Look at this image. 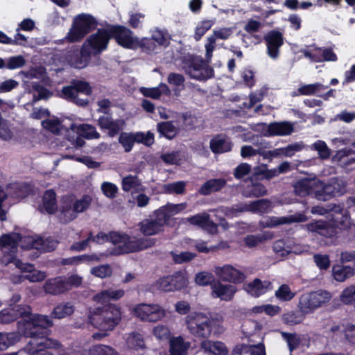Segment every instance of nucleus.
<instances>
[{"mask_svg": "<svg viewBox=\"0 0 355 355\" xmlns=\"http://www.w3.org/2000/svg\"><path fill=\"white\" fill-rule=\"evenodd\" d=\"M214 272L216 277L223 282L241 283L245 279L243 272L229 264L216 266Z\"/></svg>", "mask_w": 355, "mask_h": 355, "instance_id": "obj_17", "label": "nucleus"}, {"mask_svg": "<svg viewBox=\"0 0 355 355\" xmlns=\"http://www.w3.org/2000/svg\"><path fill=\"white\" fill-rule=\"evenodd\" d=\"M236 288L234 286L230 284H223L220 282H214L211 284V296L216 298H220L221 300H231Z\"/></svg>", "mask_w": 355, "mask_h": 355, "instance_id": "obj_22", "label": "nucleus"}, {"mask_svg": "<svg viewBox=\"0 0 355 355\" xmlns=\"http://www.w3.org/2000/svg\"><path fill=\"white\" fill-rule=\"evenodd\" d=\"M184 321L187 329L192 336L204 340L211 336L216 323L211 315L202 311L190 312Z\"/></svg>", "mask_w": 355, "mask_h": 355, "instance_id": "obj_3", "label": "nucleus"}, {"mask_svg": "<svg viewBox=\"0 0 355 355\" xmlns=\"http://www.w3.org/2000/svg\"><path fill=\"white\" fill-rule=\"evenodd\" d=\"M157 130L162 136L168 139H173L179 132V129L172 121H165L157 123Z\"/></svg>", "mask_w": 355, "mask_h": 355, "instance_id": "obj_42", "label": "nucleus"}, {"mask_svg": "<svg viewBox=\"0 0 355 355\" xmlns=\"http://www.w3.org/2000/svg\"><path fill=\"white\" fill-rule=\"evenodd\" d=\"M318 188L316 199L327 201L345 194L347 192V182L339 178H331L326 184L318 180Z\"/></svg>", "mask_w": 355, "mask_h": 355, "instance_id": "obj_11", "label": "nucleus"}, {"mask_svg": "<svg viewBox=\"0 0 355 355\" xmlns=\"http://www.w3.org/2000/svg\"><path fill=\"white\" fill-rule=\"evenodd\" d=\"M333 276L338 282H344L354 275V270L352 267L343 266H335L332 268Z\"/></svg>", "mask_w": 355, "mask_h": 355, "instance_id": "obj_45", "label": "nucleus"}, {"mask_svg": "<svg viewBox=\"0 0 355 355\" xmlns=\"http://www.w3.org/2000/svg\"><path fill=\"white\" fill-rule=\"evenodd\" d=\"M92 55L90 51L86 49L82 46L80 51H74L73 53H70L67 56V60L69 63L73 67L77 69H83L88 65L90 62Z\"/></svg>", "mask_w": 355, "mask_h": 355, "instance_id": "obj_24", "label": "nucleus"}, {"mask_svg": "<svg viewBox=\"0 0 355 355\" xmlns=\"http://www.w3.org/2000/svg\"><path fill=\"white\" fill-rule=\"evenodd\" d=\"M111 38H114L118 44L125 49H136L138 37L128 28L123 26L110 27Z\"/></svg>", "mask_w": 355, "mask_h": 355, "instance_id": "obj_16", "label": "nucleus"}, {"mask_svg": "<svg viewBox=\"0 0 355 355\" xmlns=\"http://www.w3.org/2000/svg\"><path fill=\"white\" fill-rule=\"evenodd\" d=\"M318 179L304 178L300 180L294 184V191L300 196H306L309 194H314L316 198Z\"/></svg>", "mask_w": 355, "mask_h": 355, "instance_id": "obj_21", "label": "nucleus"}, {"mask_svg": "<svg viewBox=\"0 0 355 355\" xmlns=\"http://www.w3.org/2000/svg\"><path fill=\"white\" fill-rule=\"evenodd\" d=\"M92 89L86 81L74 80L70 85L62 89L61 96L69 101H71L79 106H85L88 104L87 98L79 97L80 94L89 95Z\"/></svg>", "mask_w": 355, "mask_h": 355, "instance_id": "obj_10", "label": "nucleus"}, {"mask_svg": "<svg viewBox=\"0 0 355 355\" xmlns=\"http://www.w3.org/2000/svg\"><path fill=\"white\" fill-rule=\"evenodd\" d=\"M304 55L309 58L311 62H321L324 61L323 49L320 48H313L310 50H302Z\"/></svg>", "mask_w": 355, "mask_h": 355, "instance_id": "obj_58", "label": "nucleus"}, {"mask_svg": "<svg viewBox=\"0 0 355 355\" xmlns=\"http://www.w3.org/2000/svg\"><path fill=\"white\" fill-rule=\"evenodd\" d=\"M98 125L102 130H107V135L114 137L123 130L125 126V122L122 119H113L111 116H101L98 119Z\"/></svg>", "mask_w": 355, "mask_h": 355, "instance_id": "obj_20", "label": "nucleus"}, {"mask_svg": "<svg viewBox=\"0 0 355 355\" xmlns=\"http://www.w3.org/2000/svg\"><path fill=\"white\" fill-rule=\"evenodd\" d=\"M182 69L191 78L205 80L212 76V70L200 57L189 55L182 62Z\"/></svg>", "mask_w": 355, "mask_h": 355, "instance_id": "obj_8", "label": "nucleus"}, {"mask_svg": "<svg viewBox=\"0 0 355 355\" xmlns=\"http://www.w3.org/2000/svg\"><path fill=\"white\" fill-rule=\"evenodd\" d=\"M272 234L270 232H264L260 234H251L248 235L243 239L244 244L248 248L257 247L263 243L264 241L271 239Z\"/></svg>", "mask_w": 355, "mask_h": 355, "instance_id": "obj_43", "label": "nucleus"}, {"mask_svg": "<svg viewBox=\"0 0 355 355\" xmlns=\"http://www.w3.org/2000/svg\"><path fill=\"white\" fill-rule=\"evenodd\" d=\"M307 220L306 216L304 214L297 213L293 215L288 216H272L270 217L266 221L265 227H275L279 225L290 224L293 223L304 222Z\"/></svg>", "mask_w": 355, "mask_h": 355, "instance_id": "obj_26", "label": "nucleus"}, {"mask_svg": "<svg viewBox=\"0 0 355 355\" xmlns=\"http://www.w3.org/2000/svg\"><path fill=\"white\" fill-rule=\"evenodd\" d=\"M264 40L267 46V53L272 59H277L279 54V49L284 44L283 35L277 31H269Z\"/></svg>", "mask_w": 355, "mask_h": 355, "instance_id": "obj_19", "label": "nucleus"}, {"mask_svg": "<svg viewBox=\"0 0 355 355\" xmlns=\"http://www.w3.org/2000/svg\"><path fill=\"white\" fill-rule=\"evenodd\" d=\"M151 38L159 46H167L169 44L171 36L167 31L155 28L151 30Z\"/></svg>", "mask_w": 355, "mask_h": 355, "instance_id": "obj_48", "label": "nucleus"}, {"mask_svg": "<svg viewBox=\"0 0 355 355\" xmlns=\"http://www.w3.org/2000/svg\"><path fill=\"white\" fill-rule=\"evenodd\" d=\"M340 300L345 304L355 303V285L345 288L340 295Z\"/></svg>", "mask_w": 355, "mask_h": 355, "instance_id": "obj_59", "label": "nucleus"}, {"mask_svg": "<svg viewBox=\"0 0 355 355\" xmlns=\"http://www.w3.org/2000/svg\"><path fill=\"white\" fill-rule=\"evenodd\" d=\"M52 320L45 315H35L31 322L19 324V329L26 337L31 338L24 348V351L29 355H53L48 349H58L62 347L61 343L55 339L48 337L53 326Z\"/></svg>", "mask_w": 355, "mask_h": 355, "instance_id": "obj_1", "label": "nucleus"}, {"mask_svg": "<svg viewBox=\"0 0 355 355\" xmlns=\"http://www.w3.org/2000/svg\"><path fill=\"white\" fill-rule=\"evenodd\" d=\"M74 312V306L70 302L62 303L56 306L51 315L53 318L61 319L71 315Z\"/></svg>", "mask_w": 355, "mask_h": 355, "instance_id": "obj_46", "label": "nucleus"}, {"mask_svg": "<svg viewBox=\"0 0 355 355\" xmlns=\"http://www.w3.org/2000/svg\"><path fill=\"white\" fill-rule=\"evenodd\" d=\"M122 189L126 192L131 190L137 192H144L146 188L141 184V182L137 176L128 175L122 180Z\"/></svg>", "mask_w": 355, "mask_h": 355, "instance_id": "obj_40", "label": "nucleus"}, {"mask_svg": "<svg viewBox=\"0 0 355 355\" xmlns=\"http://www.w3.org/2000/svg\"><path fill=\"white\" fill-rule=\"evenodd\" d=\"M92 199L85 195L81 198L75 199L65 197L62 200L59 219L62 223H69L76 219L78 214L86 211L90 206Z\"/></svg>", "mask_w": 355, "mask_h": 355, "instance_id": "obj_6", "label": "nucleus"}, {"mask_svg": "<svg viewBox=\"0 0 355 355\" xmlns=\"http://www.w3.org/2000/svg\"><path fill=\"white\" fill-rule=\"evenodd\" d=\"M110 242L115 248L110 251V254L118 255L124 253H131L146 249L154 245L153 239H137L130 237L127 234H122L117 232L110 233Z\"/></svg>", "mask_w": 355, "mask_h": 355, "instance_id": "obj_5", "label": "nucleus"}, {"mask_svg": "<svg viewBox=\"0 0 355 355\" xmlns=\"http://www.w3.org/2000/svg\"><path fill=\"white\" fill-rule=\"evenodd\" d=\"M294 130L291 123L284 121L272 123L268 126V131L270 135L286 136L291 135Z\"/></svg>", "mask_w": 355, "mask_h": 355, "instance_id": "obj_37", "label": "nucleus"}, {"mask_svg": "<svg viewBox=\"0 0 355 355\" xmlns=\"http://www.w3.org/2000/svg\"><path fill=\"white\" fill-rule=\"evenodd\" d=\"M327 87V86H324L320 83H315L313 84L303 85L298 88L297 92L300 95L311 96L315 94L318 96L319 93Z\"/></svg>", "mask_w": 355, "mask_h": 355, "instance_id": "obj_47", "label": "nucleus"}, {"mask_svg": "<svg viewBox=\"0 0 355 355\" xmlns=\"http://www.w3.org/2000/svg\"><path fill=\"white\" fill-rule=\"evenodd\" d=\"M311 148L318 151L320 158L322 159H327L330 156V149L326 143L322 140L315 141Z\"/></svg>", "mask_w": 355, "mask_h": 355, "instance_id": "obj_61", "label": "nucleus"}, {"mask_svg": "<svg viewBox=\"0 0 355 355\" xmlns=\"http://www.w3.org/2000/svg\"><path fill=\"white\" fill-rule=\"evenodd\" d=\"M195 281L200 286L212 284L215 281L214 275L209 272L203 271L196 274Z\"/></svg>", "mask_w": 355, "mask_h": 355, "instance_id": "obj_60", "label": "nucleus"}, {"mask_svg": "<svg viewBox=\"0 0 355 355\" xmlns=\"http://www.w3.org/2000/svg\"><path fill=\"white\" fill-rule=\"evenodd\" d=\"M307 230L317 232L325 237H332L337 232V228L325 221H315L306 225Z\"/></svg>", "mask_w": 355, "mask_h": 355, "instance_id": "obj_28", "label": "nucleus"}, {"mask_svg": "<svg viewBox=\"0 0 355 355\" xmlns=\"http://www.w3.org/2000/svg\"><path fill=\"white\" fill-rule=\"evenodd\" d=\"M141 93L146 97L158 99L162 95L169 96L171 90L165 83H160L155 87H141Z\"/></svg>", "mask_w": 355, "mask_h": 355, "instance_id": "obj_36", "label": "nucleus"}, {"mask_svg": "<svg viewBox=\"0 0 355 355\" xmlns=\"http://www.w3.org/2000/svg\"><path fill=\"white\" fill-rule=\"evenodd\" d=\"M121 320V308L112 303L96 308L89 317V322L102 331L113 330Z\"/></svg>", "mask_w": 355, "mask_h": 355, "instance_id": "obj_4", "label": "nucleus"}, {"mask_svg": "<svg viewBox=\"0 0 355 355\" xmlns=\"http://www.w3.org/2000/svg\"><path fill=\"white\" fill-rule=\"evenodd\" d=\"M110 28L98 29L96 33L89 35L83 46L90 51V54L96 55L105 50L111 38Z\"/></svg>", "mask_w": 355, "mask_h": 355, "instance_id": "obj_13", "label": "nucleus"}, {"mask_svg": "<svg viewBox=\"0 0 355 355\" xmlns=\"http://www.w3.org/2000/svg\"><path fill=\"white\" fill-rule=\"evenodd\" d=\"M225 184L226 180L223 178L211 179L201 186L199 193L202 195H209L221 190Z\"/></svg>", "mask_w": 355, "mask_h": 355, "instance_id": "obj_39", "label": "nucleus"}, {"mask_svg": "<svg viewBox=\"0 0 355 355\" xmlns=\"http://www.w3.org/2000/svg\"><path fill=\"white\" fill-rule=\"evenodd\" d=\"M126 343L129 347L133 349H143L145 347L143 336L138 332H132L125 338Z\"/></svg>", "mask_w": 355, "mask_h": 355, "instance_id": "obj_51", "label": "nucleus"}, {"mask_svg": "<svg viewBox=\"0 0 355 355\" xmlns=\"http://www.w3.org/2000/svg\"><path fill=\"white\" fill-rule=\"evenodd\" d=\"M26 92L33 94L31 104L41 99H46L51 96V93L37 83L33 82L26 88Z\"/></svg>", "mask_w": 355, "mask_h": 355, "instance_id": "obj_35", "label": "nucleus"}, {"mask_svg": "<svg viewBox=\"0 0 355 355\" xmlns=\"http://www.w3.org/2000/svg\"><path fill=\"white\" fill-rule=\"evenodd\" d=\"M31 191V188L24 184L14 183L11 184L4 190V192L7 194V197L10 196L11 198L15 199H21L28 195Z\"/></svg>", "mask_w": 355, "mask_h": 355, "instance_id": "obj_38", "label": "nucleus"}, {"mask_svg": "<svg viewBox=\"0 0 355 355\" xmlns=\"http://www.w3.org/2000/svg\"><path fill=\"white\" fill-rule=\"evenodd\" d=\"M275 295L278 300L287 302L294 297L295 293L291 291V288L287 284H282L275 291Z\"/></svg>", "mask_w": 355, "mask_h": 355, "instance_id": "obj_55", "label": "nucleus"}, {"mask_svg": "<svg viewBox=\"0 0 355 355\" xmlns=\"http://www.w3.org/2000/svg\"><path fill=\"white\" fill-rule=\"evenodd\" d=\"M81 282L82 278L78 275L58 277L48 279L44 289L46 293L57 295L69 291L73 286H78Z\"/></svg>", "mask_w": 355, "mask_h": 355, "instance_id": "obj_12", "label": "nucleus"}, {"mask_svg": "<svg viewBox=\"0 0 355 355\" xmlns=\"http://www.w3.org/2000/svg\"><path fill=\"white\" fill-rule=\"evenodd\" d=\"M19 340L15 333L2 334L0 333V350L6 349L9 346Z\"/></svg>", "mask_w": 355, "mask_h": 355, "instance_id": "obj_57", "label": "nucleus"}, {"mask_svg": "<svg viewBox=\"0 0 355 355\" xmlns=\"http://www.w3.org/2000/svg\"><path fill=\"white\" fill-rule=\"evenodd\" d=\"M35 314H31V308L28 305H16L13 307H10L6 309H3L0 312V323L8 324L13 322L18 318H28V320L24 322H18V328L19 324H25L31 322V318ZM18 330H19L18 329ZM21 334L23 333L19 331Z\"/></svg>", "mask_w": 355, "mask_h": 355, "instance_id": "obj_15", "label": "nucleus"}, {"mask_svg": "<svg viewBox=\"0 0 355 355\" xmlns=\"http://www.w3.org/2000/svg\"><path fill=\"white\" fill-rule=\"evenodd\" d=\"M18 243L22 248H35L42 252L53 250L57 246V242L53 239H46L44 240L41 237L32 236L21 237L17 233L3 235L0 239V247L4 253L1 258L3 263L8 264L18 260L15 255Z\"/></svg>", "mask_w": 355, "mask_h": 355, "instance_id": "obj_2", "label": "nucleus"}, {"mask_svg": "<svg viewBox=\"0 0 355 355\" xmlns=\"http://www.w3.org/2000/svg\"><path fill=\"white\" fill-rule=\"evenodd\" d=\"M152 291H160L164 292L173 291L170 277L166 276L158 279L151 287Z\"/></svg>", "mask_w": 355, "mask_h": 355, "instance_id": "obj_56", "label": "nucleus"}, {"mask_svg": "<svg viewBox=\"0 0 355 355\" xmlns=\"http://www.w3.org/2000/svg\"><path fill=\"white\" fill-rule=\"evenodd\" d=\"M187 207L186 202L180 204L168 203L165 206H162L157 210L155 215L164 219L165 224L169 220L170 218L184 210Z\"/></svg>", "mask_w": 355, "mask_h": 355, "instance_id": "obj_29", "label": "nucleus"}, {"mask_svg": "<svg viewBox=\"0 0 355 355\" xmlns=\"http://www.w3.org/2000/svg\"><path fill=\"white\" fill-rule=\"evenodd\" d=\"M200 349L205 352L211 354L213 355H227L228 349L225 345L220 341H211L205 339L200 343Z\"/></svg>", "mask_w": 355, "mask_h": 355, "instance_id": "obj_31", "label": "nucleus"}, {"mask_svg": "<svg viewBox=\"0 0 355 355\" xmlns=\"http://www.w3.org/2000/svg\"><path fill=\"white\" fill-rule=\"evenodd\" d=\"M89 355H117L114 350L106 345H95L90 348Z\"/></svg>", "mask_w": 355, "mask_h": 355, "instance_id": "obj_64", "label": "nucleus"}, {"mask_svg": "<svg viewBox=\"0 0 355 355\" xmlns=\"http://www.w3.org/2000/svg\"><path fill=\"white\" fill-rule=\"evenodd\" d=\"M288 238L276 241L272 246L275 253L281 257H285L289 254Z\"/></svg>", "mask_w": 355, "mask_h": 355, "instance_id": "obj_54", "label": "nucleus"}, {"mask_svg": "<svg viewBox=\"0 0 355 355\" xmlns=\"http://www.w3.org/2000/svg\"><path fill=\"white\" fill-rule=\"evenodd\" d=\"M331 298V293L325 290L305 293L299 298L298 309L303 315L311 314L327 304Z\"/></svg>", "mask_w": 355, "mask_h": 355, "instance_id": "obj_7", "label": "nucleus"}, {"mask_svg": "<svg viewBox=\"0 0 355 355\" xmlns=\"http://www.w3.org/2000/svg\"><path fill=\"white\" fill-rule=\"evenodd\" d=\"M118 141L126 153L131 151L135 144L133 133L132 132H121L119 137Z\"/></svg>", "mask_w": 355, "mask_h": 355, "instance_id": "obj_53", "label": "nucleus"}, {"mask_svg": "<svg viewBox=\"0 0 355 355\" xmlns=\"http://www.w3.org/2000/svg\"><path fill=\"white\" fill-rule=\"evenodd\" d=\"M191 343L182 336L173 337L169 340L170 355H187Z\"/></svg>", "mask_w": 355, "mask_h": 355, "instance_id": "obj_34", "label": "nucleus"}, {"mask_svg": "<svg viewBox=\"0 0 355 355\" xmlns=\"http://www.w3.org/2000/svg\"><path fill=\"white\" fill-rule=\"evenodd\" d=\"M267 189L264 185L260 183L248 185L244 190L243 194L248 198H257L266 195Z\"/></svg>", "mask_w": 355, "mask_h": 355, "instance_id": "obj_49", "label": "nucleus"}, {"mask_svg": "<svg viewBox=\"0 0 355 355\" xmlns=\"http://www.w3.org/2000/svg\"><path fill=\"white\" fill-rule=\"evenodd\" d=\"M171 282L173 290L181 289L187 284V279L181 272H175L172 275H169Z\"/></svg>", "mask_w": 355, "mask_h": 355, "instance_id": "obj_63", "label": "nucleus"}, {"mask_svg": "<svg viewBox=\"0 0 355 355\" xmlns=\"http://www.w3.org/2000/svg\"><path fill=\"white\" fill-rule=\"evenodd\" d=\"M12 263L17 268L26 272V274H24L22 277L29 280L31 282L42 281L46 277V275L44 272L35 270L33 269V266L32 265L24 263L20 260H15V261H12Z\"/></svg>", "mask_w": 355, "mask_h": 355, "instance_id": "obj_25", "label": "nucleus"}, {"mask_svg": "<svg viewBox=\"0 0 355 355\" xmlns=\"http://www.w3.org/2000/svg\"><path fill=\"white\" fill-rule=\"evenodd\" d=\"M71 130L75 132L78 136L87 139H99L101 135L96 131V128L90 124H71L70 126Z\"/></svg>", "mask_w": 355, "mask_h": 355, "instance_id": "obj_33", "label": "nucleus"}, {"mask_svg": "<svg viewBox=\"0 0 355 355\" xmlns=\"http://www.w3.org/2000/svg\"><path fill=\"white\" fill-rule=\"evenodd\" d=\"M97 25L96 19L89 14H80L73 20V26L67 35L69 42H77L83 38Z\"/></svg>", "mask_w": 355, "mask_h": 355, "instance_id": "obj_9", "label": "nucleus"}, {"mask_svg": "<svg viewBox=\"0 0 355 355\" xmlns=\"http://www.w3.org/2000/svg\"><path fill=\"white\" fill-rule=\"evenodd\" d=\"M186 182L178 181L172 183L165 184L163 186L164 192L168 194H183L185 191Z\"/></svg>", "mask_w": 355, "mask_h": 355, "instance_id": "obj_52", "label": "nucleus"}, {"mask_svg": "<svg viewBox=\"0 0 355 355\" xmlns=\"http://www.w3.org/2000/svg\"><path fill=\"white\" fill-rule=\"evenodd\" d=\"M57 209L55 193L52 190H47L43 196L42 207L41 211L52 214Z\"/></svg>", "mask_w": 355, "mask_h": 355, "instance_id": "obj_41", "label": "nucleus"}, {"mask_svg": "<svg viewBox=\"0 0 355 355\" xmlns=\"http://www.w3.org/2000/svg\"><path fill=\"white\" fill-rule=\"evenodd\" d=\"M245 291L250 295L258 297L272 289V282L268 280L261 281L256 278L244 286Z\"/></svg>", "mask_w": 355, "mask_h": 355, "instance_id": "obj_23", "label": "nucleus"}, {"mask_svg": "<svg viewBox=\"0 0 355 355\" xmlns=\"http://www.w3.org/2000/svg\"><path fill=\"white\" fill-rule=\"evenodd\" d=\"M210 148L214 153H224L232 150V142L230 139L223 136L217 135L210 141Z\"/></svg>", "mask_w": 355, "mask_h": 355, "instance_id": "obj_32", "label": "nucleus"}, {"mask_svg": "<svg viewBox=\"0 0 355 355\" xmlns=\"http://www.w3.org/2000/svg\"><path fill=\"white\" fill-rule=\"evenodd\" d=\"M157 45L154 40L150 37H144L141 40L138 39L137 49L140 48L143 51L150 53L156 50Z\"/></svg>", "mask_w": 355, "mask_h": 355, "instance_id": "obj_62", "label": "nucleus"}, {"mask_svg": "<svg viewBox=\"0 0 355 355\" xmlns=\"http://www.w3.org/2000/svg\"><path fill=\"white\" fill-rule=\"evenodd\" d=\"M110 251H106L105 252L100 253L99 254H92L89 255L85 254L78 256L72 258L69 263H73V262L76 261L86 263L99 261L103 259L105 257H107L108 256L112 255L111 254H110Z\"/></svg>", "mask_w": 355, "mask_h": 355, "instance_id": "obj_50", "label": "nucleus"}, {"mask_svg": "<svg viewBox=\"0 0 355 355\" xmlns=\"http://www.w3.org/2000/svg\"><path fill=\"white\" fill-rule=\"evenodd\" d=\"M272 209L271 202L267 199H261L253 201L248 204L243 203L240 210L244 212L250 211L253 214H265L270 211Z\"/></svg>", "mask_w": 355, "mask_h": 355, "instance_id": "obj_30", "label": "nucleus"}, {"mask_svg": "<svg viewBox=\"0 0 355 355\" xmlns=\"http://www.w3.org/2000/svg\"><path fill=\"white\" fill-rule=\"evenodd\" d=\"M233 31L231 28H221L215 30L213 34L207 38L205 44V60L207 62H210L212 58V53L216 48V42L217 40H227L232 34Z\"/></svg>", "mask_w": 355, "mask_h": 355, "instance_id": "obj_18", "label": "nucleus"}, {"mask_svg": "<svg viewBox=\"0 0 355 355\" xmlns=\"http://www.w3.org/2000/svg\"><path fill=\"white\" fill-rule=\"evenodd\" d=\"M165 223L164 219L157 216L155 218L146 219L140 223V229L144 234L153 235L160 232Z\"/></svg>", "mask_w": 355, "mask_h": 355, "instance_id": "obj_27", "label": "nucleus"}, {"mask_svg": "<svg viewBox=\"0 0 355 355\" xmlns=\"http://www.w3.org/2000/svg\"><path fill=\"white\" fill-rule=\"evenodd\" d=\"M133 314L142 321L155 322L166 316V311L157 304H139L134 308Z\"/></svg>", "mask_w": 355, "mask_h": 355, "instance_id": "obj_14", "label": "nucleus"}, {"mask_svg": "<svg viewBox=\"0 0 355 355\" xmlns=\"http://www.w3.org/2000/svg\"><path fill=\"white\" fill-rule=\"evenodd\" d=\"M334 159L341 165L347 166L355 162V151L348 148L338 150L334 156Z\"/></svg>", "mask_w": 355, "mask_h": 355, "instance_id": "obj_44", "label": "nucleus"}]
</instances>
